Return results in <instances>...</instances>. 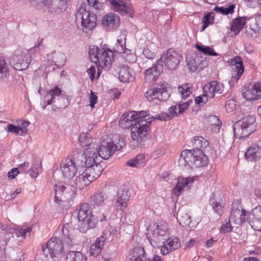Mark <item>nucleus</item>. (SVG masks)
Listing matches in <instances>:
<instances>
[{
  "label": "nucleus",
  "mask_w": 261,
  "mask_h": 261,
  "mask_svg": "<svg viewBox=\"0 0 261 261\" xmlns=\"http://www.w3.org/2000/svg\"><path fill=\"white\" fill-rule=\"evenodd\" d=\"M38 93L41 95L40 105L43 109H45L48 105L53 104L52 110L57 111L66 108L69 104L68 96L58 86L43 92H41L40 88Z\"/></svg>",
  "instance_id": "nucleus-1"
},
{
  "label": "nucleus",
  "mask_w": 261,
  "mask_h": 261,
  "mask_svg": "<svg viewBox=\"0 0 261 261\" xmlns=\"http://www.w3.org/2000/svg\"><path fill=\"white\" fill-rule=\"evenodd\" d=\"M125 145L124 140L119 137L118 142H114L112 138L108 136L102 138L100 144L95 147L86 148V152L94 158V156H99L101 162L102 159H108L112 155L116 150H120Z\"/></svg>",
  "instance_id": "nucleus-2"
},
{
  "label": "nucleus",
  "mask_w": 261,
  "mask_h": 261,
  "mask_svg": "<svg viewBox=\"0 0 261 261\" xmlns=\"http://www.w3.org/2000/svg\"><path fill=\"white\" fill-rule=\"evenodd\" d=\"M75 213L77 214V219L81 222L79 225V227L80 231L82 232L94 228L98 219L100 222L106 220L107 216L105 213L102 214V218H96L92 214L90 206L87 203L82 204Z\"/></svg>",
  "instance_id": "nucleus-3"
},
{
  "label": "nucleus",
  "mask_w": 261,
  "mask_h": 261,
  "mask_svg": "<svg viewBox=\"0 0 261 261\" xmlns=\"http://www.w3.org/2000/svg\"><path fill=\"white\" fill-rule=\"evenodd\" d=\"M85 159L84 152L77 150L73 152L72 155L63 160L61 163V170L65 178L72 179L77 172V167L84 166Z\"/></svg>",
  "instance_id": "nucleus-4"
},
{
  "label": "nucleus",
  "mask_w": 261,
  "mask_h": 261,
  "mask_svg": "<svg viewBox=\"0 0 261 261\" xmlns=\"http://www.w3.org/2000/svg\"><path fill=\"white\" fill-rule=\"evenodd\" d=\"M256 128L257 123L255 116L247 115L234 124V135L239 139L246 138L254 133Z\"/></svg>",
  "instance_id": "nucleus-5"
},
{
  "label": "nucleus",
  "mask_w": 261,
  "mask_h": 261,
  "mask_svg": "<svg viewBox=\"0 0 261 261\" xmlns=\"http://www.w3.org/2000/svg\"><path fill=\"white\" fill-rule=\"evenodd\" d=\"M55 202L64 208L69 206L76 191L73 185L58 184L55 185Z\"/></svg>",
  "instance_id": "nucleus-6"
},
{
  "label": "nucleus",
  "mask_w": 261,
  "mask_h": 261,
  "mask_svg": "<svg viewBox=\"0 0 261 261\" xmlns=\"http://www.w3.org/2000/svg\"><path fill=\"white\" fill-rule=\"evenodd\" d=\"M97 21V16L93 12L84 8L78 10L76 14L75 23L79 30L88 33L96 26Z\"/></svg>",
  "instance_id": "nucleus-7"
},
{
  "label": "nucleus",
  "mask_w": 261,
  "mask_h": 261,
  "mask_svg": "<svg viewBox=\"0 0 261 261\" xmlns=\"http://www.w3.org/2000/svg\"><path fill=\"white\" fill-rule=\"evenodd\" d=\"M85 159L84 165L85 170L83 172L92 182L96 179L101 174L103 169L101 165V158L99 156H94V158L87 153L84 152Z\"/></svg>",
  "instance_id": "nucleus-8"
},
{
  "label": "nucleus",
  "mask_w": 261,
  "mask_h": 261,
  "mask_svg": "<svg viewBox=\"0 0 261 261\" xmlns=\"http://www.w3.org/2000/svg\"><path fill=\"white\" fill-rule=\"evenodd\" d=\"M143 117L131 128V137L133 140L141 143L147 139L151 120H146L147 117V112L143 111Z\"/></svg>",
  "instance_id": "nucleus-9"
},
{
  "label": "nucleus",
  "mask_w": 261,
  "mask_h": 261,
  "mask_svg": "<svg viewBox=\"0 0 261 261\" xmlns=\"http://www.w3.org/2000/svg\"><path fill=\"white\" fill-rule=\"evenodd\" d=\"M166 82L159 83L156 87L148 90L145 93V97L153 105H159L162 101H166L170 94L167 90Z\"/></svg>",
  "instance_id": "nucleus-10"
},
{
  "label": "nucleus",
  "mask_w": 261,
  "mask_h": 261,
  "mask_svg": "<svg viewBox=\"0 0 261 261\" xmlns=\"http://www.w3.org/2000/svg\"><path fill=\"white\" fill-rule=\"evenodd\" d=\"M181 59L182 56L180 54L172 49H169L157 61L163 66L164 64L169 70H173L178 67Z\"/></svg>",
  "instance_id": "nucleus-11"
},
{
  "label": "nucleus",
  "mask_w": 261,
  "mask_h": 261,
  "mask_svg": "<svg viewBox=\"0 0 261 261\" xmlns=\"http://www.w3.org/2000/svg\"><path fill=\"white\" fill-rule=\"evenodd\" d=\"M167 226L165 224H158L150 237L149 242L153 248H160L165 245L168 238Z\"/></svg>",
  "instance_id": "nucleus-12"
},
{
  "label": "nucleus",
  "mask_w": 261,
  "mask_h": 261,
  "mask_svg": "<svg viewBox=\"0 0 261 261\" xmlns=\"http://www.w3.org/2000/svg\"><path fill=\"white\" fill-rule=\"evenodd\" d=\"M43 253L46 256L49 254L54 258L62 256L64 252L63 245L60 239L51 238L46 244V247L43 248Z\"/></svg>",
  "instance_id": "nucleus-13"
},
{
  "label": "nucleus",
  "mask_w": 261,
  "mask_h": 261,
  "mask_svg": "<svg viewBox=\"0 0 261 261\" xmlns=\"http://www.w3.org/2000/svg\"><path fill=\"white\" fill-rule=\"evenodd\" d=\"M10 62L16 70H22L28 67L31 62V57L28 53H19L11 57Z\"/></svg>",
  "instance_id": "nucleus-14"
},
{
  "label": "nucleus",
  "mask_w": 261,
  "mask_h": 261,
  "mask_svg": "<svg viewBox=\"0 0 261 261\" xmlns=\"http://www.w3.org/2000/svg\"><path fill=\"white\" fill-rule=\"evenodd\" d=\"M143 112H140L139 114H136L135 112H129L127 113L123 114L119 120L120 127L124 129L132 128L142 119Z\"/></svg>",
  "instance_id": "nucleus-15"
},
{
  "label": "nucleus",
  "mask_w": 261,
  "mask_h": 261,
  "mask_svg": "<svg viewBox=\"0 0 261 261\" xmlns=\"http://www.w3.org/2000/svg\"><path fill=\"white\" fill-rule=\"evenodd\" d=\"M230 65L234 71V74L228 82V84L231 87L238 81V79L243 74L244 71V67L241 58L238 56L230 59Z\"/></svg>",
  "instance_id": "nucleus-16"
},
{
  "label": "nucleus",
  "mask_w": 261,
  "mask_h": 261,
  "mask_svg": "<svg viewBox=\"0 0 261 261\" xmlns=\"http://www.w3.org/2000/svg\"><path fill=\"white\" fill-rule=\"evenodd\" d=\"M128 261H162L160 256L154 255L151 260L145 252L144 248L138 246L135 247L129 254Z\"/></svg>",
  "instance_id": "nucleus-17"
},
{
  "label": "nucleus",
  "mask_w": 261,
  "mask_h": 261,
  "mask_svg": "<svg viewBox=\"0 0 261 261\" xmlns=\"http://www.w3.org/2000/svg\"><path fill=\"white\" fill-rule=\"evenodd\" d=\"M113 9L120 14H126L132 17L133 13L132 6L128 0H108Z\"/></svg>",
  "instance_id": "nucleus-18"
},
{
  "label": "nucleus",
  "mask_w": 261,
  "mask_h": 261,
  "mask_svg": "<svg viewBox=\"0 0 261 261\" xmlns=\"http://www.w3.org/2000/svg\"><path fill=\"white\" fill-rule=\"evenodd\" d=\"M117 196L115 206L117 209L122 211L126 207L127 202L129 199L128 189L123 185L121 186L118 190Z\"/></svg>",
  "instance_id": "nucleus-19"
},
{
  "label": "nucleus",
  "mask_w": 261,
  "mask_h": 261,
  "mask_svg": "<svg viewBox=\"0 0 261 261\" xmlns=\"http://www.w3.org/2000/svg\"><path fill=\"white\" fill-rule=\"evenodd\" d=\"M245 156L251 161H256L261 159V140L253 142L245 152Z\"/></svg>",
  "instance_id": "nucleus-20"
},
{
  "label": "nucleus",
  "mask_w": 261,
  "mask_h": 261,
  "mask_svg": "<svg viewBox=\"0 0 261 261\" xmlns=\"http://www.w3.org/2000/svg\"><path fill=\"white\" fill-rule=\"evenodd\" d=\"M163 65L160 64L156 61L151 68L146 69L144 72L146 82L152 83L155 81L160 73L163 72Z\"/></svg>",
  "instance_id": "nucleus-21"
},
{
  "label": "nucleus",
  "mask_w": 261,
  "mask_h": 261,
  "mask_svg": "<svg viewBox=\"0 0 261 261\" xmlns=\"http://www.w3.org/2000/svg\"><path fill=\"white\" fill-rule=\"evenodd\" d=\"M235 203L232 204L231 215L229 219L237 224H241L246 222L248 212L245 210H242L241 213L238 207H236Z\"/></svg>",
  "instance_id": "nucleus-22"
},
{
  "label": "nucleus",
  "mask_w": 261,
  "mask_h": 261,
  "mask_svg": "<svg viewBox=\"0 0 261 261\" xmlns=\"http://www.w3.org/2000/svg\"><path fill=\"white\" fill-rule=\"evenodd\" d=\"M102 58L103 59L100 60L99 63H98L97 65L98 67L97 76L100 74V67H101V68H105L106 70L110 69L114 59V53L111 50L107 48L105 54Z\"/></svg>",
  "instance_id": "nucleus-23"
},
{
  "label": "nucleus",
  "mask_w": 261,
  "mask_h": 261,
  "mask_svg": "<svg viewBox=\"0 0 261 261\" xmlns=\"http://www.w3.org/2000/svg\"><path fill=\"white\" fill-rule=\"evenodd\" d=\"M2 229L6 232V234L5 235L6 240H9L11 238L10 236L12 235V237H13V234H15L17 237H22L24 238L27 234L32 230V227H27L18 230L9 227V226L4 227V226H2Z\"/></svg>",
  "instance_id": "nucleus-24"
},
{
  "label": "nucleus",
  "mask_w": 261,
  "mask_h": 261,
  "mask_svg": "<svg viewBox=\"0 0 261 261\" xmlns=\"http://www.w3.org/2000/svg\"><path fill=\"white\" fill-rule=\"evenodd\" d=\"M107 48L103 47L91 45L89 47V55L92 62L94 63L96 65L99 63V60L102 59V57L105 54Z\"/></svg>",
  "instance_id": "nucleus-25"
},
{
  "label": "nucleus",
  "mask_w": 261,
  "mask_h": 261,
  "mask_svg": "<svg viewBox=\"0 0 261 261\" xmlns=\"http://www.w3.org/2000/svg\"><path fill=\"white\" fill-rule=\"evenodd\" d=\"M194 181L193 177L187 178L178 177L176 187L173 189V192L176 195H179L182 190H188Z\"/></svg>",
  "instance_id": "nucleus-26"
},
{
  "label": "nucleus",
  "mask_w": 261,
  "mask_h": 261,
  "mask_svg": "<svg viewBox=\"0 0 261 261\" xmlns=\"http://www.w3.org/2000/svg\"><path fill=\"white\" fill-rule=\"evenodd\" d=\"M118 79L123 83L130 82L135 79L133 70L127 66L122 65L118 67Z\"/></svg>",
  "instance_id": "nucleus-27"
},
{
  "label": "nucleus",
  "mask_w": 261,
  "mask_h": 261,
  "mask_svg": "<svg viewBox=\"0 0 261 261\" xmlns=\"http://www.w3.org/2000/svg\"><path fill=\"white\" fill-rule=\"evenodd\" d=\"M90 206L95 208L104 206L108 201L107 195L103 192H99L90 197Z\"/></svg>",
  "instance_id": "nucleus-28"
},
{
  "label": "nucleus",
  "mask_w": 261,
  "mask_h": 261,
  "mask_svg": "<svg viewBox=\"0 0 261 261\" xmlns=\"http://www.w3.org/2000/svg\"><path fill=\"white\" fill-rule=\"evenodd\" d=\"M180 246L179 240L177 238H167L166 243L161 249V253L165 255L170 252L177 249Z\"/></svg>",
  "instance_id": "nucleus-29"
},
{
  "label": "nucleus",
  "mask_w": 261,
  "mask_h": 261,
  "mask_svg": "<svg viewBox=\"0 0 261 261\" xmlns=\"http://www.w3.org/2000/svg\"><path fill=\"white\" fill-rule=\"evenodd\" d=\"M247 221L251 225L252 227L258 228V223L261 221V210L260 206L253 209L250 212H248Z\"/></svg>",
  "instance_id": "nucleus-30"
},
{
  "label": "nucleus",
  "mask_w": 261,
  "mask_h": 261,
  "mask_svg": "<svg viewBox=\"0 0 261 261\" xmlns=\"http://www.w3.org/2000/svg\"><path fill=\"white\" fill-rule=\"evenodd\" d=\"M197 154L196 151L192 150L186 149L181 152L179 161L180 163H183L184 165H188L192 166L195 160V155Z\"/></svg>",
  "instance_id": "nucleus-31"
},
{
  "label": "nucleus",
  "mask_w": 261,
  "mask_h": 261,
  "mask_svg": "<svg viewBox=\"0 0 261 261\" xmlns=\"http://www.w3.org/2000/svg\"><path fill=\"white\" fill-rule=\"evenodd\" d=\"M208 146V142L202 137H196L193 142V151H196L197 154L203 153V150Z\"/></svg>",
  "instance_id": "nucleus-32"
},
{
  "label": "nucleus",
  "mask_w": 261,
  "mask_h": 261,
  "mask_svg": "<svg viewBox=\"0 0 261 261\" xmlns=\"http://www.w3.org/2000/svg\"><path fill=\"white\" fill-rule=\"evenodd\" d=\"M246 20L247 18L245 17H240L233 20L231 22L230 31L234 33V35H238L243 28L246 24Z\"/></svg>",
  "instance_id": "nucleus-33"
},
{
  "label": "nucleus",
  "mask_w": 261,
  "mask_h": 261,
  "mask_svg": "<svg viewBox=\"0 0 261 261\" xmlns=\"http://www.w3.org/2000/svg\"><path fill=\"white\" fill-rule=\"evenodd\" d=\"M106 237L102 235L97 238L95 243H93L90 247V254L93 256H98L101 251V248L104 245Z\"/></svg>",
  "instance_id": "nucleus-34"
},
{
  "label": "nucleus",
  "mask_w": 261,
  "mask_h": 261,
  "mask_svg": "<svg viewBox=\"0 0 261 261\" xmlns=\"http://www.w3.org/2000/svg\"><path fill=\"white\" fill-rule=\"evenodd\" d=\"M177 219L181 225L185 227L189 226L191 222V217L184 208L178 210Z\"/></svg>",
  "instance_id": "nucleus-35"
},
{
  "label": "nucleus",
  "mask_w": 261,
  "mask_h": 261,
  "mask_svg": "<svg viewBox=\"0 0 261 261\" xmlns=\"http://www.w3.org/2000/svg\"><path fill=\"white\" fill-rule=\"evenodd\" d=\"M91 181L84 172L80 174L74 180L75 190L76 189L82 190L86 187Z\"/></svg>",
  "instance_id": "nucleus-36"
},
{
  "label": "nucleus",
  "mask_w": 261,
  "mask_h": 261,
  "mask_svg": "<svg viewBox=\"0 0 261 261\" xmlns=\"http://www.w3.org/2000/svg\"><path fill=\"white\" fill-rule=\"evenodd\" d=\"M51 57L53 58V60L51 61V64L50 66H48L49 68L50 67H52V70L55 69V67L54 65L60 66L64 64L65 60H66V56L65 55L62 53H56L54 52L51 54Z\"/></svg>",
  "instance_id": "nucleus-37"
},
{
  "label": "nucleus",
  "mask_w": 261,
  "mask_h": 261,
  "mask_svg": "<svg viewBox=\"0 0 261 261\" xmlns=\"http://www.w3.org/2000/svg\"><path fill=\"white\" fill-rule=\"evenodd\" d=\"M200 60L198 57H195L194 58L188 57L186 58L187 66L188 69L192 72H195L198 68H202V67L200 66Z\"/></svg>",
  "instance_id": "nucleus-38"
},
{
  "label": "nucleus",
  "mask_w": 261,
  "mask_h": 261,
  "mask_svg": "<svg viewBox=\"0 0 261 261\" xmlns=\"http://www.w3.org/2000/svg\"><path fill=\"white\" fill-rule=\"evenodd\" d=\"M66 261H87L86 257L81 252L71 251L67 253Z\"/></svg>",
  "instance_id": "nucleus-39"
},
{
  "label": "nucleus",
  "mask_w": 261,
  "mask_h": 261,
  "mask_svg": "<svg viewBox=\"0 0 261 261\" xmlns=\"http://www.w3.org/2000/svg\"><path fill=\"white\" fill-rule=\"evenodd\" d=\"M218 195V193H215L211 196L210 204L212 206L214 212L219 216H220L222 213V206L220 202L217 200Z\"/></svg>",
  "instance_id": "nucleus-40"
},
{
  "label": "nucleus",
  "mask_w": 261,
  "mask_h": 261,
  "mask_svg": "<svg viewBox=\"0 0 261 261\" xmlns=\"http://www.w3.org/2000/svg\"><path fill=\"white\" fill-rule=\"evenodd\" d=\"M126 165L136 168L143 167L145 165V156L143 154H138L135 158L128 161Z\"/></svg>",
  "instance_id": "nucleus-41"
},
{
  "label": "nucleus",
  "mask_w": 261,
  "mask_h": 261,
  "mask_svg": "<svg viewBox=\"0 0 261 261\" xmlns=\"http://www.w3.org/2000/svg\"><path fill=\"white\" fill-rule=\"evenodd\" d=\"M72 229L70 227L68 224H66L63 225L62 230V240L68 245H71L72 239L71 238V232Z\"/></svg>",
  "instance_id": "nucleus-42"
},
{
  "label": "nucleus",
  "mask_w": 261,
  "mask_h": 261,
  "mask_svg": "<svg viewBox=\"0 0 261 261\" xmlns=\"http://www.w3.org/2000/svg\"><path fill=\"white\" fill-rule=\"evenodd\" d=\"M207 122L212 126L211 129L215 133L219 132L221 127V122L215 115H211L207 117Z\"/></svg>",
  "instance_id": "nucleus-43"
},
{
  "label": "nucleus",
  "mask_w": 261,
  "mask_h": 261,
  "mask_svg": "<svg viewBox=\"0 0 261 261\" xmlns=\"http://www.w3.org/2000/svg\"><path fill=\"white\" fill-rule=\"evenodd\" d=\"M79 143L81 147H88L92 143V139L90 134L88 133H83L79 136Z\"/></svg>",
  "instance_id": "nucleus-44"
},
{
  "label": "nucleus",
  "mask_w": 261,
  "mask_h": 261,
  "mask_svg": "<svg viewBox=\"0 0 261 261\" xmlns=\"http://www.w3.org/2000/svg\"><path fill=\"white\" fill-rule=\"evenodd\" d=\"M207 157L204 154V153L201 154H196L195 160L192 166H194L195 168L205 166L207 165Z\"/></svg>",
  "instance_id": "nucleus-45"
},
{
  "label": "nucleus",
  "mask_w": 261,
  "mask_h": 261,
  "mask_svg": "<svg viewBox=\"0 0 261 261\" xmlns=\"http://www.w3.org/2000/svg\"><path fill=\"white\" fill-rule=\"evenodd\" d=\"M213 81L206 84L203 87V93L209 98H212L215 96V85Z\"/></svg>",
  "instance_id": "nucleus-46"
},
{
  "label": "nucleus",
  "mask_w": 261,
  "mask_h": 261,
  "mask_svg": "<svg viewBox=\"0 0 261 261\" xmlns=\"http://www.w3.org/2000/svg\"><path fill=\"white\" fill-rule=\"evenodd\" d=\"M9 73V66L5 60L0 57V79L6 77Z\"/></svg>",
  "instance_id": "nucleus-47"
},
{
  "label": "nucleus",
  "mask_w": 261,
  "mask_h": 261,
  "mask_svg": "<svg viewBox=\"0 0 261 261\" xmlns=\"http://www.w3.org/2000/svg\"><path fill=\"white\" fill-rule=\"evenodd\" d=\"M195 47L199 51L203 53L205 55L214 56H218V54L216 53L213 49L211 48L209 46L196 44Z\"/></svg>",
  "instance_id": "nucleus-48"
},
{
  "label": "nucleus",
  "mask_w": 261,
  "mask_h": 261,
  "mask_svg": "<svg viewBox=\"0 0 261 261\" xmlns=\"http://www.w3.org/2000/svg\"><path fill=\"white\" fill-rule=\"evenodd\" d=\"M116 18L117 17L114 14L109 13L103 17L101 23L104 26L108 27L113 24Z\"/></svg>",
  "instance_id": "nucleus-49"
},
{
  "label": "nucleus",
  "mask_w": 261,
  "mask_h": 261,
  "mask_svg": "<svg viewBox=\"0 0 261 261\" xmlns=\"http://www.w3.org/2000/svg\"><path fill=\"white\" fill-rule=\"evenodd\" d=\"M178 91L181 93L182 98H187L192 93L191 87L189 84H184L178 87Z\"/></svg>",
  "instance_id": "nucleus-50"
},
{
  "label": "nucleus",
  "mask_w": 261,
  "mask_h": 261,
  "mask_svg": "<svg viewBox=\"0 0 261 261\" xmlns=\"http://www.w3.org/2000/svg\"><path fill=\"white\" fill-rule=\"evenodd\" d=\"M155 119L161 121L170 120L172 119V116L168 113H162L160 114L156 115L155 116L149 117L147 115V117L145 118L146 120L148 121L151 120V122Z\"/></svg>",
  "instance_id": "nucleus-51"
},
{
  "label": "nucleus",
  "mask_w": 261,
  "mask_h": 261,
  "mask_svg": "<svg viewBox=\"0 0 261 261\" xmlns=\"http://www.w3.org/2000/svg\"><path fill=\"white\" fill-rule=\"evenodd\" d=\"M252 92H256V90H255L254 86L252 88L247 89L245 91L243 92L242 95L243 97L248 100H254L257 99V96H258V95H251V93Z\"/></svg>",
  "instance_id": "nucleus-52"
},
{
  "label": "nucleus",
  "mask_w": 261,
  "mask_h": 261,
  "mask_svg": "<svg viewBox=\"0 0 261 261\" xmlns=\"http://www.w3.org/2000/svg\"><path fill=\"white\" fill-rule=\"evenodd\" d=\"M114 50L115 52H116L117 53H124L127 55H128L130 52V50L129 49H124L122 41H120L119 39H117V43H116L114 47Z\"/></svg>",
  "instance_id": "nucleus-53"
},
{
  "label": "nucleus",
  "mask_w": 261,
  "mask_h": 261,
  "mask_svg": "<svg viewBox=\"0 0 261 261\" xmlns=\"http://www.w3.org/2000/svg\"><path fill=\"white\" fill-rule=\"evenodd\" d=\"M29 171L31 177L36 178L42 172L41 165L39 163L34 164Z\"/></svg>",
  "instance_id": "nucleus-54"
},
{
  "label": "nucleus",
  "mask_w": 261,
  "mask_h": 261,
  "mask_svg": "<svg viewBox=\"0 0 261 261\" xmlns=\"http://www.w3.org/2000/svg\"><path fill=\"white\" fill-rule=\"evenodd\" d=\"M11 252H14V250L13 248L10 247L3 249L1 246H0V261H5L6 256H10L9 253Z\"/></svg>",
  "instance_id": "nucleus-55"
},
{
  "label": "nucleus",
  "mask_w": 261,
  "mask_h": 261,
  "mask_svg": "<svg viewBox=\"0 0 261 261\" xmlns=\"http://www.w3.org/2000/svg\"><path fill=\"white\" fill-rule=\"evenodd\" d=\"M20 127L12 124H8L7 126V132L14 133L21 136Z\"/></svg>",
  "instance_id": "nucleus-56"
},
{
  "label": "nucleus",
  "mask_w": 261,
  "mask_h": 261,
  "mask_svg": "<svg viewBox=\"0 0 261 261\" xmlns=\"http://www.w3.org/2000/svg\"><path fill=\"white\" fill-rule=\"evenodd\" d=\"M232 227L230 224V220L229 219L228 221L226 220L225 223H224L220 228V232L222 233L229 232L232 230Z\"/></svg>",
  "instance_id": "nucleus-57"
},
{
  "label": "nucleus",
  "mask_w": 261,
  "mask_h": 261,
  "mask_svg": "<svg viewBox=\"0 0 261 261\" xmlns=\"http://www.w3.org/2000/svg\"><path fill=\"white\" fill-rule=\"evenodd\" d=\"M192 100H187L186 102H184L178 104V110L179 113H182L185 110L187 109L191 103H192Z\"/></svg>",
  "instance_id": "nucleus-58"
},
{
  "label": "nucleus",
  "mask_w": 261,
  "mask_h": 261,
  "mask_svg": "<svg viewBox=\"0 0 261 261\" xmlns=\"http://www.w3.org/2000/svg\"><path fill=\"white\" fill-rule=\"evenodd\" d=\"M207 98L208 97L204 93V94L195 98V103L198 105L205 104L208 100Z\"/></svg>",
  "instance_id": "nucleus-59"
},
{
  "label": "nucleus",
  "mask_w": 261,
  "mask_h": 261,
  "mask_svg": "<svg viewBox=\"0 0 261 261\" xmlns=\"http://www.w3.org/2000/svg\"><path fill=\"white\" fill-rule=\"evenodd\" d=\"M89 6L93 7L94 9L99 10L102 8V4L97 0H87Z\"/></svg>",
  "instance_id": "nucleus-60"
},
{
  "label": "nucleus",
  "mask_w": 261,
  "mask_h": 261,
  "mask_svg": "<svg viewBox=\"0 0 261 261\" xmlns=\"http://www.w3.org/2000/svg\"><path fill=\"white\" fill-rule=\"evenodd\" d=\"M143 54L149 59H152L155 56V53L151 50L149 48H144L143 50Z\"/></svg>",
  "instance_id": "nucleus-61"
},
{
  "label": "nucleus",
  "mask_w": 261,
  "mask_h": 261,
  "mask_svg": "<svg viewBox=\"0 0 261 261\" xmlns=\"http://www.w3.org/2000/svg\"><path fill=\"white\" fill-rule=\"evenodd\" d=\"M89 99L90 101V106L91 107V109H92L93 107H94L95 104L97 101V96L92 90L91 91Z\"/></svg>",
  "instance_id": "nucleus-62"
},
{
  "label": "nucleus",
  "mask_w": 261,
  "mask_h": 261,
  "mask_svg": "<svg viewBox=\"0 0 261 261\" xmlns=\"http://www.w3.org/2000/svg\"><path fill=\"white\" fill-rule=\"evenodd\" d=\"M213 82L214 83V85H215V92L217 93H219V94L222 93L224 91L223 84L218 83L217 81H213Z\"/></svg>",
  "instance_id": "nucleus-63"
},
{
  "label": "nucleus",
  "mask_w": 261,
  "mask_h": 261,
  "mask_svg": "<svg viewBox=\"0 0 261 261\" xmlns=\"http://www.w3.org/2000/svg\"><path fill=\"white\" fill-rule=\"evenodd\" d=\"M169 112L170 115L172 116V118L177 116L178 114H180V113H178V105L170 107L169 108Z\"/></svg>",
  "instance_id": "nucleus-64"
}]
</instances>
